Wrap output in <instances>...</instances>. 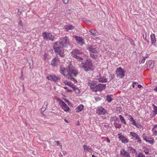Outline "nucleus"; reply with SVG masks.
<instances>
[{"mask_svg": "<svg viewBox=\"0 0 157 157\" xmlns=\"http://www.w3.org/2000/svg\"><path fill=\"white\" fill-rule=\"evenodd\" d=\"M81 64L82 67L86 72L92 71L93 70V64L92 61L90 59H87L84 61H82Z\"/></svg>", "mask_w": 157, "mask_h": 157, "instance_id": "obj_1", "label": "nucleus"}, {"mask_svg": "<svg viewBox=\"0 0 157 157\" xmlns=\"http://www.w3.org/2000/svg\"><path fill=\"white\" fill-rule=\"evenodd\" d=\"M67 74L66 76L67 77L73 75V76L76 77L78 74V71L75 67L71 64L67 67Z\"/></svg>", "mask_w": 157, "mask_h": 157, "instance_id": "obj_2", "label": "nucleus"}, {"mask_svg": "<svg viewBox=\"0 0 157 157\" xmlns=\"http://www.w3.org/2000/svg\"><path fill=\"white\" fill-rule=\"evenodd\" d=\"M73 56L77 59L82 60V56L84 55V54L80 50H74V51L71 52Z\"/></svg>", "mask_w": 157, "mask_h": 157, "instance_id": "obj_3", "label": "nucleus"}, {"mask_svg": "<svg viewBox=\"0 0 157 157\" xmlns=\"http://www.w3.org/2000/svg\"><path fill=\"white\" fill-rule=\"evenodd\" d=\"M97 81L89 80H88V85L90 87V89L92 91L95 92L97 85Z\"/></svg>", "mask_w": 157, "mask_h": 157, "instance_id": "obj_4", "label": "nucleus"}, {"mask_svg": "<svg viewBox=\"0 0 157 157\" xmlns=\"http://www.w3.org/2000/svg\"><path fill=\"white\" fill-rule=\"evenodd\" d=\"M116 73L117 76L119 77L120 78H123L125 75V71L121 67L117 68Z\"/></svg>", "mask_w": 157, "mask_h": 157, "instance_id": "obj_5", "label": "nucleus"}, {"mask_svg": "<svg viewBox=\"0 0 157 157\" xmlns=\"http://www.w3.org/2000/svg\"><path fill=\"white\" fill-rule=\"evenodd\" d=\"M43 35L44 39L47 40L53 41L54 40V37L50 33L44 32L43 33Z\"/></svg>", "mask_w": 157, "mask_h": 157, "instance_id": "obj_6", "label": "nucleus"}, {"mask_svg": "<svg viewBox=\"0 0 157 157\" xmlns=\"http://www.w3.org/2000/svg\"><path fill=\"white\" fill-rule=\"evenodd\" d=\"M57 100L59 101V104L61 105L62 109L65 111L68 112L70 110L69 108L64 101L59 98H58Z\"/></svg>", "mask_w": 157, "mask_h": 157, "instance_id": "obj_7", "label": "nucleus"}, {"mask_svg": "<svg viewBox=\"0 0 157 157\" xmlns=\"http://www.w3.org/2000/svg\"><path fill=\"white\" fill-rule=\"evenodd\" d=\"M59 40L62 44H64V47H66L67 46L69 45V38L66 36L61 38Z\"/></svg>", "mask_w": 157, "mask_h": 157, "instance_id": "obj_8", "label": "nucleus"}, {"mask_svg": "<svg viewBox=\"0 0 157 157\" xmlns=\"http://www.w3.org/2000/svg\"><path fill=\"white\" fill-rule=\"evenodd\" d=\"M95 92L98 91L101 92L102 90H104L106 88V84L99 83L97 84Z\"/></svg>", "mask_w": 157, "mask_h": 157, "instance_id": "obj_9", "label": "nucleus"}, {"mask_svg": "<svg viewBox=\"0 0 157 157\" xmlns=\"http://www.w3.org/2000/svg\"><path fill=\"white\" fill-rule=\"evenodd\" d=\"M46 78L48 80L54 82H57L58 81V80L60 79V78H58V77L56 76L55 75H49Z\"/></svg>", "mask_w": 157, "mask_h": 157, "instance_id": "obj_10", "label": "nucleus"}, {"mask_svg": "<svg viewBox=\"0 0 157 157\" xmlns=\"http://www.w3.org/2000/svg\"><path fill=\"white\" fill-rule=\"evenodd\" d=\"M96 111V113L99 115H104L107 113L106 110L101 106L98 107Z\"/></svg>", "mask_w": 157, "mask_h": 157, "instance_id": "obj_11", "label": "nucleus"}, {"mask_svg": "<svg viewBox=\"0 0 157 157\" xmlns=\"http://www.w3.org/2000/svg\"><path fill=\"white\" fill-rule=\"evenodd\" d=\"M53 49H60L64 47V44H62L60 40L56 42L53 45Z\"/></svg>", "mask_w": 157, "mask_h": 157, "instance_id": "obj_12", "label": "nucleus"}, {"mask_svg": "<svg viewBox=\"0 0 157 157\" xmlns=\"http://www.w3.org/2000/svg\"><path fill=\"white\" fill-rule=\"evenodd\" d=\"M120 155L122 157H131L129 153L124 149L122 148L120 151Z\"/></svg>", "mask_w": 157, "mask_h": 157, "instance_id": "obj_13", "label": "nucleus"}, {"mask_svg": "<svg viewBox=\"0 0 157 157\" xmlns=\"http://www.w3.org/2000/svg\"><path fill=\"white\" fill-rule=\"evenodd\" d=\"M59 60L58 58L55 57L52 60L51 62V65L54 67H57L59 63Z\"/></svg>", "mask_w": 157, "mask_h": 157, "instance_id": "obj_14", "label": "nucleus"}, {"mask_svg": "<svg viewBox=\"0 0 157 157\" xmlns=\"http://www.w3.org/2000/svg\"><path fill=\"white\" fill-rule=\"evenodd\" d=\"M119 138L122 143L126 144L128 142V139L127 137L124 135H121L119 136Z\"/></svg>", "mask_w": 157, "mask_h": 157, "instance_id": "obj_15", "label": "nucleus"}, {"mask_svg": "<svg viewBox=\"0 0 157 157\" xmlns=\"http://www.w3.org/2000/svg\"><path fill=\"white\" fill-rule=\"evenodd\" d=\"M75 39L77 43L81 45H82L84 44V40L81 37H79L78 36H75Z\"/></svg>", "mask_w": 157, "mask_h": 157, "instance_id": "obj_16", "label": "nucleus"}, {"mask_svg": "<svg viewBox=\"0 0 157 157\" xmlns=\"http://www.w3.org/2000/svg\"><path fill=\"white\" fill-rule=\"evenodd\" d=\"M67 67L66 68H65L63 67V66H61L60 67V73L63 75L65 76L66 75V74H65V73H67Z\"/></svg>", "mask_w": 157, "mask_h": 157, "instance_id": "obj_17", "label": "nucleus"}, {"mask_svg": "<svg viewBox=\"0 0 157 157\" xmlns=\"http://www.w3.org/2000/svg\"><path fill=\"white\" fill-rule=\"evenodd\" d=\"M75 27L74 26H73L72 25L70 24H68L65 25L64 27V29L65 31L67 32H68L69 30L73 29Z\"/></svg>", "mask_w": 157, "mask_h": 157, "instance_id": "obj_18", "label": "nucleus"}, {"mask_svg": "<svg viewBox=\"0 0 157 157\" xmlns=\"http://www.w3.org/2000/svg\"><path fill=\"white\" fill-rule=\"evenodd\" d=\"M83 147L84 149V151L85 152L88 151L90 152H92V148L89 146H87L86 145H83Z\"/></svg>", "mask_w": 157, "mask_h": 157, "instance_id": "obj_19", "label": "nucleus"}, {"mask_svg": "<svg viewBox=\"0 0 157 157\" xmlns=\"http://www.w3.org/2000/svg\"><path fill=\"white\" fill-rule=\"evenodd\" d=\"M55 52L57 53V55H59L60 56H63L64 55V50H54Z\"/></svg>", "mask_w": 157, "mask_h": 157, "instance_id": "obj_20", "label": "nucleus"}, {"mask_svg": "<svg viewBox=\"0 0 157 157\" xmlns=\"http://www.w3.org/2000/svg\"><path fill=\"white\" fill-rule=\"evenodd\" d=\"M98 80L99 82L101 83L106 82H107V79L105 77H99L98 78Z\"/></svg>", "mask_w": 157, "mask_h": 157, "instance_id": "obj_21", "label": "nucleus"}, {"mask_svg": "<svg viewBox=\"0 0 157 157\" xmlns=\"http://www.w3.org/2000/svg\"><path fill=\"white\" fill-rule=\"evenodd\" d=\"M151 42L152 44H154L156 42L155 36L154 34H152L150 36Z\"/></svg>", "mask_w": 157, "mask_h": 157, "instance_id": "obj_22", "label": "nucleus"}, {"mask_svg": "<svg viewBox=\"0 0 157 157\" xmlns=\"http://www.w3.org/2000/svg\"><path fill=\"white\" fill-rule=\"evenodd\" d=\"M130 135L132 136L135 139H137L139 137L138 135L134 132H130Z\"/></svg>", "mask_w": 157, "mask_h": 157, "instance_id": "obj_23", "label": "nucleus"}, {"mask_svg": "<svg viewBox=\"0 0 157 157\" xmlns=\"http://www.w3.org/2000/svg\"><path fill=\"white\" fill-rule=\"evenodd\" d=\"M127 147L128 148V150L132 151V153L135 154L136 155H137V154H138L137 152L136 149H134L132 147Z\"/></svg>", "mask_w": 157, "mask_h": 157, "instance_id": "obj_24", "label": "nucleus"}, {"mask_svg": "<svg viewBox=\"0 0 157 157\" xmlns=\"http://www.w3.org/2000/svg\"><path fill=\"white\" fill-rule=\"evenodd\" d=\"M119 117L121 122L125 125H126V123L124 117L121 115H119Z\"/></svg>", "mask_w": 157, "mask_h": 157, "instance_id": "obj_25", "label": "nucleus"}, {"mask_svg": "<svg viewBox=\"0 0 157 157\" xmlns=\"http://www.w3.org/2000/svg\"><path fill=\"white\" fill-rule=\"evenodd\" d=\"M84 108V106L82 105H80L77 108V110L76 112H78L82 110Z\"/></svg>", "mask_w": 157, "mask_h": 157, "instance_id": "obj_26", "label": "nucleus"}, {"mask_svg": "<svg viewBox=\"0 0 157 157\" xmlns=\"http://www.w3.org/2000/svg\"><path fill=\"white\" fill-rule=\"evenodd\" d=\"M112 95H108L106 97V100L109 103L110 102L113 100V98H111Z\"/></svg>", "mask_w": 157, "mask_h": 157, "instance_id": "obj_27", "label": "nucleus"}, {"mask_svg": "<svg viewBox=\"0 0 157 157\" xmlns=\"http://www.w3.org/2000/svg\"><path fill=\"white\" fill-rule=\"evenodd\" d=\"M149 64L150 63L149 67L151 69H153L154 67L155 62L153 60H150L149 61Z\"/></svg>", "mask_w": 157, "mask_h": 157, "instance_id": "obj_28", "label": "nucleus"}, {"mask_svg": "<svg viewBox=\"0 0 157 157\" xmlns=\"http://www.w3.org/2000/svg\"><path fill=\"white\" fill-rule=\"evenodd\" d=\"M135 157H146L145 155L141 152H139Z\"/></svg>", "mask_w": 157, "mask_h": 157, "instance_id": "obj_29", "label": "nucleus"}, {"mask_svg": "<svg viewBox=\"0 0 157 157\" xmlns=\"http://www.w3.org/2000/svg\"><path fill=\"white\" fill-rule=\"evenodd\" d=\"M89 32L91 33V34L93 36H96L97 33L96 30L94 29L90 30Z\"/></svg>", "mask_w": 157, "mask_h": 157, "instance_id": "obj_30", "label": "nucleus"}, {"mask_svg": "<svg viewBox=\"0 0 157 157\" xmlns=\"http://www.w3.org/2000/svg\"><path fill=\"white\" fill-rule=\"evenodd\" d=\"M90 56L94 59H96L98 57V56L96 54L93 53L92 52H90Z\"/></svg>", "mask_w": 157, "mask_h": 157, "instance_id": "obj_31", "label": "nucleus"}, {"mask_svg": "<svg viewBox=\"0 0 157 157\" xmlns=\"http://www.w3.org/2000/svg\"><path fill=\"white\" fill-rule=\"evenodd\" d=\"M111 119L113 120L114 121L116 122L117 121H119V118L117 116H113V117H111Z\"/></svg>", "mask_w": 157, "mask_h": 157, "instance_id": "obj_32", "label": "nucleus"}, {"mask_svg": "<svg viewBox=\"0 0 157 157\" xmlns=\"http://www.w3.org/2000/svg\"><path fill=\"white\" fill-rule=\"evenodd\" d=\"M141 54L143 58H144L145 59L147 58L149 56L147 53H145L144 52H142Z\"/></svg>", "mask_w": 157, "mask_h": 157, "instance_id": "obj_33", "label": "nucleus"}, {"mask_svg": "<svg viewBox=\"0 0 157 157\" xmlns=\"http://www.w3.org/2000/svg\"><path fill=\"white\" fill-rule=\"evenodd\" d=\"M114 125L116 128H120L121 127V124L117 123L114 122Z\"/></svg>", "mask_w": 157, "mask_h": 157, "instance_id": "obj_34", "label": "nucleus"}, {"mask_svg": "<svg viewBox=\"0 0 157 157\" xmlns=\"http://www.w3.org/2000/svg\"><path fill=\"white\" fill-rule=\"evenodd\" d=\"M73 75L68 77L67 78H69L72 81H73L75 82V83H76L77 82V81L75 78H73Z\"/></svg>", "mask_w": 157, "mask_h": 157, "instance_id": "obj_35", "label": "nucleus"}, {"mask_svg": "<svg viewBox=\"0 0 157 157\" xmlns=\"http://www.w3.org/2000/svg\"><path fill=\"white\" fill-rule=\"evenodd\" d=\"M71 87L73 88V90L74 91H76L77 90H78V93H80V91L79 90L78 88L75 87V86L74 84H73L72 85V86H71Z\"/></svg>", "mask_w": 157, "mask_h": 157, "instance_id": "obj_36", "label": "nucleus"}, {"mask_svg": "<svg viewBox=\"0 0 157 157\" xmlns=\"http://www.w3.org/2000/svg\"><path fill=\"white\" fill-rule=\"evenodd\" d=\"M150 139H151V140H149L148 139L147 141L146 142H147L153 145L154 142V139L151 138H150Z\"/></svg>", "mask_w": 157, "mask_h": 157, "instance_id": "obj_37", "label": "nucleus"}, {"mask_svg": "<svg viewBox=\"0 0 157 157\" xmlns=\"http://www.w3.org/2000/svg\"><path fill=\"white\" fill-rule=\"evenodd\" d=\"M64 83L67 85L71 87L72 86V85L73 84L71 82H68L67 81H65L64 82Z\"/></svg>", "mask_w": 157, "mask_h": 157, "instance_id": "obj_38", "label": "nucleus"}, {"mask_svg": "<svg viewBox=\"0 0 157 157\" xmlns=\"http://www.w3.org/2000/svg\"><path fill=\"white\" fill-rule=\"evenodd\" d=\"M18 25L21 27H23V24L22 21L21 20L20 18H19Z\"/></svg>", "mask_w": 157, "mask_h": 157, "instance_id": "obj_39", "label": "nucleus"}, {"mask_svg": "<svg viewBox=\"0 0 157 157\" xmlns=\"http://www.w3.org/2000/svg\"><path fill=\"white\" fill-rule=\"evenodd\" d=\"M135 126L137 128H141L142 127V125L140 124L137 123L135 125Z\"/></svg>", "mask_w": 157, "mask_h": 157, "instance_id": "obj_40", "label": "nucleus"}, {"mask_svg": "<svg viewBox=\"0 0 157 157\" xmlns=\"http://www.w3.org/2000/svg\"><path fill=\"white\" fill-rule=\"evenodd\" d=\"M143 139L144 140H145L146 142H147L148 139V138H147L146 136H145V134H143L142 136Z\"/></svg>", "mask_w": 157, "mask_h": 157, "instance_id": "obj_41", "label": "nucleus"}, {"mask_svg": "<svg viewBox=\"0 0 157 157\" xmlns=\"http://www.w3.org/2000/svg\"><path fill=\"white\" fill-rule=\"evenodd\" d=\"M144 148L145 149L144 151V152H145V154L147 155L149 153V150L146 147H144Z\"/></svg>", "mask_w": 157, "mask_h": 157, "instance_id": "obj_42", "label": "nucleus"}, {"mask_svg": "<svg viewBox=\"0 0 157 157\" xmlns=\"http://www.w3.org/2000/svg\"><path fill=\"white\" fill-rule=\"evenodd\" d=\"M55 142L56 143L58 146H59L61 148H62V145L61 143H60L58 141H56Z\"/></svg>", "mask_w": 157, "mask_h": 157, "instance_id": "obj_43", "label": "nucleus"}, {"mask_svg": "<svg viewBox=\"0 0 157 157\" xmlns=\"http://www.w3.org/2000/svg\"><path fill=\"white\" fill-rule=\"evenodd\" d=\"M90 52H92L94 54H96V53H98L97 50H89Z\"/></svg>", "mask_w": 157, "mask_h": 157, "instance_id": "obj_44", "label": "nucleus"}, {"mask_svg": "<svg viewBox=\"0 0 157 157\" xmlns=\"http://www.w3.org/2000/svg\"><path fill=\"white\" fill-rule=\"evenodd\" d=\"M153 109V112L155 113V115L153 116V117H154L156 114H157V107L156 106L155 108H154Z\"/></svg>", "mask_w": 157, "mask_h": 157, "instance_id": "obj_45", "label": "nucleus"}, {"mask_svg": "<svg viewBox=\"0 0 157 157\" xmlns=\"http://www.w3.org/2000/svg\"><path fill=\"white\" fill-rule=\"evenodd\" d=\"M109 77L110 79V80H112L115 77V75L114 74H110L109 75Z\"/></svg>", "mask_w": 157, "mask_h": 157, "instance_id": "obj_46", "label": "nucleus"}, {"mask_svg": "<svg viewBox=\"0 0 157 157\" xmlns=\"http://www.w3.org/2000/svg\"><path fill=\"white\" fill-rule=\"evenodd\" d=\"M129 117L128 118V120L132 122V121H133L134 119L130 115H128Z\"/></svg>", "mask_w": 157, "mask_h": 157, "instance_id": "obj_47", "label": "nucleus"}, {"mask_svg": "<svg viewBox=\"0 0 157 157\" xmlns=\"http://www.w3.org/2000/svg\"><path fill=\"white\" fill-rule=\"evenodd\" d=\"M96 46L95 45H93L89 47V48H87V49H96Z\"/></svg>", "mask_w": 157, "mask_h": 157, "instance_id": "obj_48", "label": "nucleus"}, {"mask_svg": "<svg viewBox=\"0 0 157 157\" xmlns=\"http://www.w3.org/2000/svg\"><path fill=\"white\" fill-rule=\"evenodd\" d=\"M48 56V54H47V53H45L43 55V56H44V60H46V58L47 57V56Z\"/></svg>", "mask_w": 157, "mask_h": 157, "instance_id": "obj_49", "label": "nucleus"}, {"mask_svg": "<svg viewBox=\"0 0 157 157\" xmlns=\"http://www.w3.org/2000/svg\"><path fill=\"white\" fill-rule=\"evenodd\" d=\"M128 40L132 45H134V43L133 40H132L130 38H128Z\"/></svg>", "mask_w": 157, "mask_h": 157, "instance_id": "obj_50", "label": "nucleus"}, {"mask_svg": "<svg viewBox=\"0 0 157 157\" xmlns=\"http://www.w3.org/2000/svg\"><path fill=\"white\" fill-rule=\"evenodd\" d=\"M63 88L67 90V92H72V91L71 90H69L67 88V87H63Z\"/></svg>", "mask_w": 157, "mask_h": 157, "instance_id": "obj_51", "label": "nucleus"}, {"mask_svg": "<svg viewBox=\"0 0 157 157\" xmlns=\"http://www.w3.org/2000/svg\"><path fill=\"white\" fill-rule=\"evenodd\" d=\"M22 13L21 10H20V9H18V12H17V14L18 15H20Z\"/></svg>", "mask_w": 157, "mask_h": 157, "instance_id": "obj_52", "label": "nucleus"}, {"mask_svg": "<svg viewBox=\"0 0 157 157\" xmlns=\"http://www.w3.org/2000/svg\"><path fill=\"white\" fill-rule=\"evenodd\" d=\"M95 99L96 101H99L101 100V98L99 97H95Z\"/></svg>", "mask_w": 157, "mask_h": 157, "instance_id": "obj_53", "label": "nucleus"}, {"mask_svg": "<svg viewBox=\"0 0 157 157\" xmlns=\"http://www.w3.org/2000/svg\"><path fill=\"white\" fill-rule=\"evenodd\" d=\"M136 140H137V142L139 144H140L141 143V140L140 138V136H139L138 138L136 139H135Z\"/></svg>", "mask_w": 157, "mask_h": 157, "instance_id": "obj_54", "label": "nucleus"}, {"mask_svg": "<svg viewBox=\"0 0 157 157\" xmlns=\"http://www.w3.org/2000/svg\"><path fill=\"white\" fill-rule=\"evenodd\" d=\"M153 131V133L155 135H157V131L156 130L152 131Z\"/></svg>", "mask_w": 157, "mask_h": 157, "instance_id": "obj_55", "label": "nucleus"}, {"mask_svg": "<svg viewBox=\"0 0 157 157\" xmlns=\"http://www.w3.org/2000/svg\"><path fill=\"white\" fill-rule=\"evenodd\" d=\"M121 107H117V111H120V112H121Z\"/></svg>", "mask_w": 157, "mask_h": 157, "instance_id": "obj_56", "label": "nucleus"}, {"mask_svg": "<svg viewBox=\"0 0 157 157\" xmlns=\"http://www.w3.org/2000/svg\"><path fill=\"white\" fill-rule=\"evenodd\" d=\"M69 0H63V2L65 4H67L68 3Z\"/></svg>", "mask_w": 157, "mask_h": 157, "instance_id": "obj_57", "label": "nucleus"}, {"mask_svg": "<svg viewBox=\"0 0 157 157\" xmlns=\"http://www.w3.org/2000/svg\"><path fill=\"white\" fill-rule=\"evenodd\" d=\"M157 127V124L155 125H153V127L152 128V131H153V130L155 128Z\"/></svg>", "mask_w": 157, "mask_h": 157, "instance_id": "obj_58", "label": "nucleus"}, {"mask_svg": "<svg viewBox=\"0 0 157 157\" xmlns=\"http://www.w3.org/2000/svg\"><path fill=\"white\" fill-rule=\"evenodd\" d=\"M131 122H132V124L134 125H135L136 123V121L134 120L132 121Z\"/></svg>", "mask_w": 157, "mask_h": 157, "instance_id": "obj_59", "label": "nucleus"}, {"mask_svg": "<svg viewBox=\"0 0 157 157\" xmlns=\"http://www.w3.org/2000/svg\"><path fill=\"white\" fill-rule=\"evenodd\" d=\"M146 59L144 58H143L141 61V63H144L145 62Z\"/></svg>", "mask_w": 157, "mask_h": 157, "instance_id": "obj_60", "label": "nucleus"}, {"mask_svg": "<svg viewBox=\"0 0 157 157\" xmlns=\"http://www.w3.org/2000/svg\"><path fill=\"white\" fill-rule=\"evenodd\" d=\"M106 141L108 143H109L110 142V140L108 137L106 138Z\"/></svg>", "mask_w": 157, "mask_h": 157, "instance_id": "obj_61", "label": "nucleus"}, {"mask_svg": "<svg viewBox=\"0 0 157 157\" xmlns=\"http://www.w3.org/2000/svg\"><path fill=\"white\" fill-rule=\"evenodd\" d=\"M67 104L69 106H72V104L71 102H70V101L67 103Z\"/></svg>", "mask_w": 157, "mask_h": 157, "instance_id": "obj_62", "label": "nucleus"}, {"mask_svg": "<svg viewBox=\"0 0 157 157\" xmlns=\"http://www.w3.org/2000/svg\"><path fill=\"white\" fill-rule=\"evenodd\" d=\"M64 100H65V102H66L67 103H68L69 102V100H67V99L65 98H64Z\"/></svg>", "mask_w": 157, "mask_h": 157, "instance_id": "obj_63", "label": "nucleus"}, {"mask_svg": "<svg viewBox=\"0 0 157 157\" xmlns=\"http://www.w3.org/2000/svg\"><path fill=\"white\" fill-rule=\"evenodd\" d=\"M71 11L70 10H68L67 11V13L68 14H70L71 13Z\"/></svg>", "mask_w": 157, "mask_h": 157, "instance_id": "obj_64", "label": "nucleus"}]
</instances>
